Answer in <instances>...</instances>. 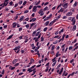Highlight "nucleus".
Masks as SVG:
<instances>
[{
  "mask_svg": "<svg viewBox=\"0 0 78 78\" xmlns=\"http://www.w3.org/2000/svg\"><path fill=\"white\" fill-rule=\"evenodd\" d=\"M57 20V19H55L53 21H52V22H53V23H55V22L56 20Z\"/></svg>",
  "mask_w": 78,
  "mask_h": 78,
  "instance_id": "58",
  "label": "nucleus"
},
{
  "mask_svg": "<svg viewBox=\"0 0 78 78\" xmlns=\"http://www.w3.org/2000/svg\"><path fill=\"white\" fill-rule=\"evenodd\" d=\"M9 1V0H5V2L6 3H7V4H8V1Z\"/></svg>",
  "mask_w": 78,
  "mask_h": 78,
  "instance_id": "42",
  "label": "nucleus"
},
{
  "mask_svg": "<svg viewBox=\"0 0 78 78\" xmlns=\"http://www.w3.org/2000/svg\"><path fill=\"white\" fill-rule=\"evenodd\" d=\"M52 61H53L52 62H55V61H56V59H54V58H53L52 60Z\"/></svg>",
  "mask_w": 78,
  "mask_h": 78,
  "instance_id": "43",
  "label": "nucleus"
},
{
  "mask_svg": "<svg viewBox=\"0 0 78 78\" xmlns=\"http://www.w3.org/2000/svg\"><path fill=\"white\" fill-rule=\"evenodd\" d=\"M49 3V2H45V4H44V5L46 6Z\"/></svg>",
  "mask_w": 78,
  "mask_h": 78,
  "instance_id": "44",
  "label": "nucleus"
},
{
  "mask_svg": "<svg viewBox=\"0 0 78 78\" xmlns=\"http://www.w3.org/2000/svg\"><path fill=\"white\" fill-rule=\"evenodd\" d=\"M55 47V46L54 45L52 46L51 50L52 51H53V50H54Z\"/></svg>",
  "mask_w": 78,
  "mask_h": 78,
  "instance_id": "29",
  "label": "nucleus"
},
{
  "mask_svg": "<svg viewBox=\"0 0 78 78\" xmlns=\"http://www.w3.org/2000/svg\"><path fill=\"white\" fill-rule=\"evenodd\" d=\"M32 71H33L32 69H31L30 68H28L27 70V72L29 71V73H31L32 72Z\"/></svg>",
  "mask_w": 78,
  "mask_h": 78,
  "instance_id": "5",
  "label": "nucleus"
},
{
  "mask_svg": "<svg viewBox=\"0 0 78 78\" xmlns=\"http://www.w3.org/2000/svg\"><path fill=\"white\" fill-rule=\"evenodd\" d=\"M23 30V28L22 27H20L19 28V31L21 32Z\"/></svg>",
  "mask_w": 78,
  "mask_h": 78,
  "instance_id": "33",
  "label": "nucleus"
},
{
  "mask_svg": "<svg viewBox=\"0 0 78 78\" xmlns=\"http://www.w3.org/2000/svg\"><path fill=\"white\" fill-rule=\"evenodd\" d=\"M35 66H36V65H34L32 66L30 68L31 69H34V67H35Z\"/></svg>",
  "mask_w": 78,
  "mask_h": 78,
  "instance_id": "37",
  "label": "nucleus"
},
{
  "mask_svg": "<svg viewBox=\"0 0 78 78\" xmlns=\"http://www.w3.org/2000/svg\"><path fill=\"white\" fill-rule=\"evenodd\" d=\"M20 47H20V46H17V47H16L15 48L13 49V50H19V49H20Z\"/></svg>",
  "mask_w": 78,
  "mask_h": 78,
  "instance_id": "3",
  "label": "nucleus"
},
{
  "mask_svg": "<svg viewBox=\"0 0 78 78\" xmlns=\"http://www.w3.org/2000/svg\"><path fill=\"white\" fill-rule=\"evenodd\" d=\"M25 51L24 50H21L20 51V52H21V53H23Z\"/></svg>",
  "mask_w": 78,
  "mask_h": 78,
  "instance_id": "48",
  "label": "nucleus"
},
{
  "mask_svg": "<svg viewBox=\"0 0 78 78\" xmlns=\"http://www.w3.org/2000/svg\"><path fill=\"white\" fill-rule=\"evenodd\" d=\"M29 40L28 39H26L24 41V42L26 43Z\"/></svg>",
  "mask_w": 78,
  "mask_h": 78,
  "instance_id": "64",
  "label": "nucleus"
},
{
  "mask_svg": "<svg viewBox=\"0 0 78 78\" xmlns=\"http://www.w3.org/2000/svg\"><path fill=\"white\" fill-rule=\"evenodd\" d=\"M68 3H65V4H63V7H64L63 8V9H66L67 8H68V6H68Z\"/></svg>",
  "mask_w": 78,
  "mask_h": 78,
  "instance_id": "1",
  "label": "nucleus"
},
{
  "mask_svg": "<svg viewBox=\"0 0 78 78\" xmlns=\"http://www.w3.org/2000/svg\"><path fill=\"white\" fill-rule=\"evenodd\" d=\"M77 3L78 2H75V3H74V5H74V7H76Z\"/></svg>",
  "mask_w": 78,
  "mask_h": 78,
  "instance_id": "21",
  "label": "nucleus"
},
{
  "mask_svg": "<svg viewBox=\"0 0 78 78\" xmlns=\"http://www.w3.org/2000/svg\"><path fill=\"white\" fill-rule=\"evenodd\" d=\"M56 62H57V61H55V62L52 65V67H54V66H55Z\"/></svg>",
  "mask_w": 78,
  "mask_h": 78,
  "instance_id": "26",
  "label": "nucleus"
},
{
  "mask_svg": "<svg viewBox=\"0 0 78 78\" xmlns=\"http://www.w3.org/2000/svg\"><path fill=\"white\" fill-rule=\"evenodd\" d=\"M59 48H60L59 46H58V47L56 48V50H59Z\"/></svg>",
  "mask_w": 78,
  "mask_h": 78,
  "instance_id": "62",
  "label": "nucleus"
},
{
  "mask_svg": "<svg viewBox=\"0 0 78 78\" xmlns=\"http://www.w3.org/2000/svg\"><path fill=\"white\" fill-rule=\"evenodd\" d=\"M74 74H75V72H74L73 73H72L71 74H70V75L71 76H73Z\"/></svg>",
  "mask_w": 78,
  "mask_h": 78,
  "instance_id": "32",
  "label": "nucleus"
},
{
  "mask_svg": "<svg viewBox=\"0 0 78 78\" xmlns=\"http://www.w3.org/2000/svg\"><path fill=\"white\" fill-rule=\"evenodd\" d=\"M33 6L32 5H31L30 6L29 8V9H32V8Z\"/></svg>",
  "mask_w": 78,
  "mask_h": 78,
  "instance_id": "50",
  "label": "nucleus"
},
{
  "mask_svg": "<svg viewBox=\"0 0 78 78\" xmlns=\"http://www.w3.org/2000/svg\"><path fill=\"white\" fill-rule=\"evenodd\" d=\"M22 3H23V1H21L20 2L18 3H19V4L21 5V4Z\"/></svg>",
  "mask_w": 78,
  "mask_h": 78,
  "instance_id": "55",
  "label": "nucleus"
},
{
  "mask_svg": "<svg viewBox=\"0 0 78 78\" xmlns=\"http://www.w3.org/2000/svg\"><path fill=\"white\" fill-rule=\"evenodd\" d=\"M35 23H30V27L29 28V29L30 30L31 29V27H33V26L34 25H35Z\"/></svg>",
  "mask_w": 78,
  "mask_h": 78,
  "instance_id": "8",
  "label": "nucleus"
},
{
  "mask_svg": "<svg viewBox=\"0 0 78 78\" xmlns=\"http://www.w3.org/2000/svg\"><path fill=\"white\" fill-rule=\"evenodd\" d=\"M24 16H22L21 18L20 19V20L21 21H22L24 19Z\"/></svg>",
  "mask_w": 78,
  "mask_h": 78,
  "instance_id": "24",
  "label": "nucleus"
},
{
  "mask_svg": "<svg viewBox=\"0 0 78 78\" xmlns=\"http://www.w3.org/2000/svg\"><path fill=\"white\" fill-rule=\"evenodd\" d=\"M25 27L27 28H28L29 27V24L28 23L26 25Z\"/></svg>",
  "mask_w": 78,
  "mask_h": 78,
  "instance_id": "28",
  "label": "nucleus"
},
{
  "mask_svg": "<svg viewBox=\"0 0 78 78\" xmlns=\"http://www.w3.org/2000/svg\"><path fill=\"white\" fill-rule=\"evenodd\" d=\"M48 9V7H45L44 9V11H46V10H47Z\"/></svg>",
  "mask_w": 78,
  "mask_h": 78,
  "instance_id": "36",
  "label": "nucleus"
},
{
  "mask_svg": "<svg viewBox=\"0 0 78 78\" xmlns=\"http://www.w3.org/2000/svg\"><path fill=\"white\" fill-rule=\"evenodd\" d=\"M47 69H46V70H45V72H48V67H47Z\"/></svg>",
  "mask_w": 78,
  "mask_h": 78,
  "instance_id": "60",
  "label": "nucleus"
},
{
  "mask_svg": "<svg viewBox=\"0 0 78 78\" xmlns=\"http://www.w3.org/2000/svg\"><path fill=\"white\" fill-rule=\"evenodd\" d=\"M72 12H69L68 13H67L66 14V16H70L72 14Z\"/></svg>",
  "mask_w": 78,
  "mask_h": 78,
  "instance_id": "6",
  "label": "nucleus"
},
{
  "mask_svg": "<svg viewBox=\"0 0 78 78\" xmlns=\"http://www.w3.org/2000/svg\"><path fill=\"white\" fill-rule=\"evenodd\" d=\"M3 6L2 7V8H3L4 6H6V5H7L8 4L7 3H6L5 2H4V3L3 4Z\"/></svg>",
  "mask_w": 78,
  "mask_h": 78,
  "instance_id": "16",
  "label": "nucleus"
},
{
  "mask_svg": "<svg viewBox=\"0 0 78 78\" xmlns=\"http://www.w3.org/2000/svg\"><path fill=\"white\" fill-rule=\"evenodd\" d=\"M73 48V47L72 46L69 47V50H72Z\"/></svg>",
  "mask_w": 78,
  "mask_h": 78,
  "instance_id": "31",
  "label": "nucleus"
},
{
  "mask_svg": "<svg viewBox=\"0 0 78 78\" xmlns=\"http://www.w3.org/2000/svg\"><path fill=\"white\" fill-rule=\"evenodd\" d=\"M61 64H60L58 66H57V67L56 69H58L59 68V67H60L61 66Z\"/></svg>",
  "mask_w": 78,
  "mask_h": 78,
  "instance_id": "30",
  "label": "nucleus"
},
{
  "mask_svg": "<svg viewBox=\"0 0 78 78\" xmlns=\"http://www.w3.org/2000/svg\"><path fill=\"white\" fill-rule=\"evenodd\" d=\"M36 20V18H33L32 19L30 20V22H34Z\"/></svg>",
  "mask_w": 78,
  "mask_h": 78,
  "instance_id": "7",
  "label": "nucleus"
},
{
  "mask_svg": "<svg viewBox=\"0 0 78 78\" xmlns=\"http://www.w3.org/2000/svg\"><path fill=\"white\" fill-rule=\"evenodd\" d=\"M60 10L61 12H62L63 11V8H62L61 9H60Z\"/></svg>",
  "mask_w": 78,
  "mask_h": 78,
  "instance_id": "46",
  "label": "nucleus"
},
{
  "mask_svg": "<svg viewBox=\"0 0 78 78\" xmlns=\"http://www.w3.org/2000/svg\"><path fill=\"white\" fill-rule=\"evenodd\" d=\"M37 32V31L35 30V31H34L33 33L32 34V36H35V34H36V33Z\"/></svg>",
  "mask_w": 78,
  "mask_h": 78,
  "instance_id": "18",
  "label": "nucleus"
},
{
  "mask_svg": "<svg viewBox=\"0 0 78 78\" xmlns=\"http://www.w3.org/2000/svg\"><path fill=\"white\" fill-rule=\"evenodd\" d=\"M16 25L17 24L15 22L14 23L12 24V27L13 28H15L16 27Z\"/></svg>",
  "mask_w": 78,
  "mask_h": 78,
  "instance_id": "4",
  "label": "nucleus"
},
{
  "mask_svg": "<svg viewBox=\"0 0 78 78\" xmlns=\"http://www.w3.org/2000/svg\"><path fill=\"white\" fill-rule=\"evenodd\" d=\"M59 36V35H56L54 37V38H58Z\"/></svg>",
  "mask_w": 78,
  "mask_h": 78,
  "instance_id": "39",
  "label": "nucleus"
},
{
  "mask_svg": "<svg viewBox=\"0 0 78 78\" xmlns=\"http://www.w3.org/2000/svg\"><path fill=\"white\" fill-rule=\"evenodd\" d=\"M62 71H61V70L59 72V73H58V74H59L60 75H61V73H62Z\"/></svg>",
  "mask_w": 78,
  "mask_h": 78,
  "instance_id": "54",
  "label": "nucleus"
},
{
  "mask_svg": "<svg viewBox=\"0 0 78 78\" xmlns=\"http://www.w3.org/2000/svg\"><path fill=\"white\" fill-rule=\"evenodd\" d=\"M29 18L28 17H27V18H26L25 20L26 21H28L29 20Z\"/></svg>",
  "mask_w": 78,
  "mask_h": 78,
  "instance_id": "63",
  "label": "nucleus"
},
{
  "mask_svg": "<svg viewBox=\"0 0 78 78\" xmlns=\"http://www.w3.org/2000/svg\"><path fill=\"white\" fill-rule=\"evenodd\" d=\"M18 16H16L14 18V19L16 20L18 18Z\"/></svg>",
  "mask_w": 78,
  "mask_h": 78,
  "instance_id": "45",
  "label": "nucleus"
},
{
  "mask_svg": "<svg viewBox=\"0 0 78 78\" xmlns=\"http://www.w3.org/2000/svg\"><path fill=\"white\" fill-rule=\"evenodd\" d=\"M78 46H76V48H75L73 49L72 50V51H75V50H77V49H78Z\"/></svg>",
  "mask_w": 78,
  "mask_h": 78,
  "instance_id": "17",
  "label": "nucleus"
},
{
  "mask_svg": "<svg viewBox=\"0 0 78 78\" xmlns=\"http://www.w3.org/2000/svg\"><path fill=\"white\" fill-rule=\"evenodd\" d=\"M76 28V25H75L74 26V27H73V31L75 30Z\"/></svg>",
  "mask_w": 78,
  "mask_h": 78,
  "instance_id": "13",
  "label": "nucleus"
},
{
  "mask_svg": "<svg viewBox=\"0 0 78 78\" xmlns=\"http://www.w3.org/2000/svg\"><path fill=\"white\" fill-rule=\"evenodd\" d=\"M41 2V1L40 0L39 1H38V2H37L36 4L35 5H38Z\"/></svg>",
  "mask_w": 78,
  "mask_h": 78,
  "instance_id": "34",
  "label": "nucleus"
},
{
  "mask_svg": "<svg viewBox=\"0 0 78 78\" xmlns=\"http://www.w3.org/2000/svg\"><path fill=\"white\" fill-rule=\"evenodd\" d=\"M4 73H5L4 70L3 69L2 70V72L1 74L2 75H4Z\"/></svg>",
  "mask_w": 78,
  "mask_h": 78,
  "instance_id": "27",
  "label": "nucleus"
},
{
  "mask_svg": "<svg viewBox=\"0 0 78 78\" xmlns=\"http://www.w3.org/2000/svg\"><path fill=\"white\" fill-rule=\"evenodd\" d=\"M36 7H35V6H34L33 9L32 10V12H35L37 11V9H36Z\"/></svg>",
  "mask_w": 78,
  "mask_h": 78,
  "instance_id": "9",
  "label": "nucleus"
},
{
  "mask_svg": "<svg viewBox=\"0 0 78 78\" xmlns=\"http://www.w3.org/2000/svg\"><path fill=\"white\" fill-rule=\"evenodd\" d=\"M58 41H55L53 43L54 44H56L58 43Z\"/></svg>",
  "mask_w": 78,
  "mask_h": 78,
  "instance_id": "38",
  "label": "nucleus"
},
{
  "mask_svg": "<svg viewBox=\"0 0 78 78\" xmlns=\"http://www.w3.org/2000/svg\"><path fill=\"white\" fill-rule=\"evenodd\" d=\"M41 38V42L43 41L44 39V38L43 37V36H42Z\"/></svg>",
  "mask_w": 78,
  "mask_h": 78,
  "instance_id": "19",
  "label": "nucleus"
},
{
  "mask_svg": "<svg viewBox=\"0 0 78 78\" xmlns=\"http://www.w3.org/2000/svg\"><path fill=\"white\" fill-rule=\"evenodd\" d=\"M27 3V2L26 1L24 2L23 3V5L24 6Z\"/></svg>",
  "mask_w": 78,
  "mask_h": 78,
  "instance_id": "35",
  "label": "nucleus"
},
{
  "mask_svg": "<svg viewBox=\"0 0 78 78\" xmlns=\"http://www.w3.org/2000/svg\"><path fill=\"white\" fill-rule=\"evenodd\" d=\"M29 12V10H26V11H25L24 12V13H27L28 12Z\"/></svg>",
  "mask_w": 78,
  "mask_h": 78,
  "instance_id": "47",
  "label": "nucleus"
},
{
  "mask_svg": "<svg viewBox=\"0 0 78 78\" xmlns=\"http://www.w3.org/2000/svg\"><path fill=\"white\" fill-rule=\"evenodd\" d=\"M43 12V9H41L39 10L38 13L40 14L41 13H42Z\"/></svg>",
  "mask_w": 78,
  "mask_h": 78,
  "instance_id": "11",
  "label": "nucleus"
},
{
  "mask_svg": "<svg viewBox=\"0 0 78 78\" xmlns=\"http://www.w3.org/2000/svg\"><path fill=\"white\" fill-rule=\"evenodd\" d=\"M67 17L66 16H64L62 18L63 19H65L66 18H67Z\"/></svg>",
  "mask_w": 78,
  "mask_h": 78,
  "instance_id": "59",
  "label": "nucleus"
},
{
  "mask_svg": "<svg viewBox=\"0 0 78 78\" xmlns=\"http://www.w3.org/2000/svg\"><path fill=\"white\" fill-rule=\"evenodd\" d=\"M53 23L54 22H53L52 21H51V22H50V23H49V26H51L54 23Z\"/></svg>",
  "mask_w": 78,
  "mask_h": 78,
  "instance_id": "23",
  "label": "nucleus"
},
{
  "mask_svg": "<svg viewBox=\"0 0 78 78\" xmlns=\"http://www.w3.org/2000/svg\"><path fill=\"white\" fill-rule=\"evenodd\" d=\"M76 20H74V21L73 22V24H72V25H75L76 23Z\"/></svg>",
  "mask_w": 78,
  "mask_h": 78,
  "instance_id": "25",
  "label": "nucleus"
},
{
  "mask_svg": "<svg viewBox=\"0 0 78 78\" xmlns=\"http://www.w3.org/2000/svg\"><path fill=\"white\" fill-rule=\"evenodd\" d=\"M49 21H46V22L45 23H44L45 25H46V26H47L48 25V24H49Z\"/></svg>",
  "mask_w": 78,
  "mask_h": 78,
  "instance_id": "15",
  "label": "nucleus"
},
{
  "mask_svg": "<svg viewBox=\"0 0 78 78\" xmlns=\"http://www.w3.org/2000/svg\"><path fill=\"white\" fill-rule=\"evenodd\" d=\"M13 36V35H11L10 36H9L8 37V38H7V40H8L10 39H11L12 38V37Z\"/></svg>",
  "mask_w": 78,
  "mask_h": 78,
  "instance_id": "12",
  "label": "nucleus"
},
{
  "mask_svg": "<svg viewBox=\"0 0 78 78\" xmlns=\"http://www.w3.org/2000/svg\"><path fill=\"white\" fill-rule=\"evenodd\" d=\"M41 66V64L40 65H37L36 66V67L37 68L38 67H40Z\"/></svg>",
  "mask_w": 78,
  "mask_h": 78,
  "instance_id": "49",
  "label": "nucleus"
},
{
  "mask_svg": "<svg viewBox=\"0 0 78 78\" xmlns=\"http://www.w3.org/2000/svg\"><path fill=\"white\" fill-rule=\"evenodd\" d=\"M61 17V16L60 15H59V16H58V18H57V20H58V19H59L60 18V17Z\"/></svg>",
  "mask_w": 78,
  "mask_h": 78,
  "instance_id": "53",
  "label": "nucleus"
},
{
  "mask_svg": "<svg viewBox=\"0 0 78 78\" xmlns=\"http://www.w3.org/2000/svg\"><path fill=\"white\" fill-rule=\"evenodd\" d=\"M56 6H54V7H53L52 9V10H55V9L56 8Z\"/></svg>",
  "mask_w": 78,
  "mask_h": 78,
  "instance_id": "61",
  "label": "nucleus"
},
{
  "mask_svg": "<svg viewBox=\"0 0 78 78\" xmlns=\"http://www.w3.org/2000/svg\"><path fill=\"white\" fill-rule=\"evenodd\" d=\"M74 20H75V18L73 17V18H72V20H71V21L72 22H74Z\"/></svg>",
  "mask_w": 78,
  "mask_h": 78,
  "instance_id": "52",
  "label": "nucleus"
},
{
  "mask_svg": "<svg viewBox=\"0 0 78 78\" xmlns=\"http://www.w3.org/2000/svg\"><path fill=\"white\" fill-rule=\"evenodd\" d=\"M20 50L19 49H18V50L16 51V53L17 54V53H18L20 51Z\"/></svg>",
  "mask_w": 78,
  "mask_h": 78,
  "instance_id": "57",
  "label": "nucleus"
},
{
  "mask_svg": "<svg viewBox=\"0 0 78 78\" xmlns=\"http://www.w3.org/2000/svg\"><path fill=\"white\" fill-rule=\"evenodd\" d=\"M41 33H40L39 34V35L38 36V37H37V39L35 40V42H36L37 41H39V40H38V39L40 38V37H41Z\"/></svg>",
  "mask_w": 78,
  "mask_h": 78,
  "instance_id": "2",
  "label": "nucleus"
},
{
  "mask_svg": "<svg viewBox=\"0 0 78 78\" xmlns=\"http://www.w3.org/2000/svg\"><path fill=\"white\" fill-rule=\"evenodd\" d=\"M15 68V67H12V66L9 67V69H11V70H14Z\"/></svg>",
  "mask_w": 78,
  "mask_h": 78,
  "instance_id": "10",
  "label": "nucleus"
},
{
  "mask_svg": "<svg viewBox=\"0 0 78 78\" xmlns=\"http://www.w3.org/2000/svg\"><path fill=\"white\" fill-rule=\"evenodd\" d=\"M18 5V3H16L14 7H16Z\"/></svg>",
  "mask_w": 78,
  "mask_h": 78,
  "instance_id": "56",
  "label": "nucleus"
},
{
  "mask_svg": "<svg viewBox=\"0 0 78 78\" xmlns=\"http://www.w3.org/2000/svg\"><path fill=\"white\" fill-rule=\"evenodd\" d=\"M13 4V2L12 1L11 2H10L9 4L10 5H12Z\"/></svg>",
  "mask_w": 78,
  "mask_h": 78,
  "instance_id": "51",
  "label": "nucleus"
},
{
  "mask_svg": "<svg viewBox=\"0 0 78 78\" xmlns=\"http://www.w3.org/2000/svg\"><path fill=\"white\" fill-rule=\"evenodd\" d=\"M40 32H41V31H38L37 32L36 34H35L36 37L37 36H38L39 34V33Z\"/></svg>",
  "mask_w": 78,
  "mask_h": 78,
  "instance_id": "20",
  "label": "nucleus"
},
{
  "mask_svg": "<svg viewBox=\"0 0 78 78\" xmlns=\"http://www.w3.org/2000/svg\"><path fill=\"white\" fill-rule=\"evenodd\" d=\"M59 51H58L57 53H56V57H58V55H59Z\"/></svg>",
  "mask_w": 78,
  "mask_h": 78,
  "instance_id": "22",
  "label": "nucleus"
},
{
  "mask_svg": "<svg viewBox=\"0 0 78 78\" xmlns=\"http://www.w3.org/2000/svg\"><path fill=\"white\" fill-rule=\"evenodd\" d=\"M18 59H15L14 60H13V61L12 62L13 64H15L16 62L17 61Z\"/></svg>",
  "mask_w": 78,
  "mask_h": 78,
  "instance_id": "14",
  "label": "nucleus"
},
{
  "mask_svg": "<svg viewBox=\"0 0 78 78\" xmlns=\"http://www.w3.org/2000/svg\"><path fill=\"white\" fill-rule=\"evenodd\" d=\"M19 64V63H17L14 65L15 66H16V67H17V66H18Z\"/></svg>",
  "mask_w": 78,
  "mask_h": 78,
  "instance_id": "40",
  "label": "nucleus"
},
{
  "mask_svg": "<svg viewBox=\"0 0 78 78\" xmlns=\"http://www.w3.org/2000/svg\"><path fill=\"white\" fill-rule=\"evenodd\" d=\"M48 28L47 27L45 28L43 30L44 31H46V30H47Z\"/></svg>",
  "mask_w": 78,
  "mask_h": 78,
  "instance_id": "41",
  "label": "nucleus"
}]
</instances>
